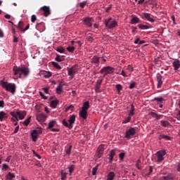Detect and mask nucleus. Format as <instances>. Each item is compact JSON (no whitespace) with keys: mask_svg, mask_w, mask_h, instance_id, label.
Returning a JSON list of instances; mask_svg holds the SVG:
<instances>
[{"mask_svg":"<svg viewBox=\"0 0 180 180\" xmlns=\"http://www.w3.org/2000/svg\"><path fill=\"white\" fill-rule=\"evenodd\" d=\"M36 117H37V120L39 123H44V122H46L47 119V115H46L45 114L41 113V114L37 115Z\"/></svg>","mask_w":180,"mask_h":180,"instance_id":"nucleus-13","label":"nucleus"},{"mask_svg":"<svg viewBox=\"0 0 180 180\" xmlns=\"http://www.w3.org/2000/svg\"><path fill=\"white\" fill-rule=\"evenodd\" d=\"M162 139L164 140L169 141V140H171V136H169L168 135H164V134L160 135L159 136V140H162Z\"/></svg>","mask_w":180,"mask_h":180,"instance_id":"nucleus-31","label":"nucleus"},{"mask_svg":"<svg viewBox=\"0 0 180 180\" xmlns=\"http://www.w3.org/2000/svg\"><path fill=\"white\" fill-rule=\"evenodd\" d=\"M56 57L55 58L56 61H58V63H61V61H64L65 60V56H60L58 53L56 54Z\"/></svg>","mask_w":180,"mask_h":180,"instance_id":"nucleus-23","label":"nucleus"},{"mask_svg":"<svg viewBox=\"0 0 180 180\" xmlns=\"http://www.w3.org/2000/svg\"><path fill=\"white\" fill-rule=\"evenodd\" d=\"M121 75H122V77H127V75L126 74V72L124 70H122L121 72Z\"/></svg>","mask_w":180,"mask_h":180,"instance_id":"nucleus-63","label":"nucleus"},{"mask_svg":"<svg viewBox=\"0 0 180 180\" xmlns=\"http://www.w3.org/2000/svg\"><path fill=\"white\" fill-rule=\"evenodd\" d=\"M58 103H60V101H58V99L53 100L51 101L50 106L53 109H56V108H57V106L58 105Z\"/></svg>","mask_w":180,"mask_h":180,"instance_id":"nucleus-22","label":"nucleus"},{"mask_svg":"<svg viewBox=\"0 0 180 180\" xmlns=\"http://www.w3.org/2000/svg\"><path fill=\"white\" fill-rule=\"evenodd\" d=\"M86 4H87L86 1H84L81 2V3L79 4L80 8H85V5H86Z\"/></svg>","mask_w":180,"mask_h":180,"instance_id":"nucleus-52","label":"nucleus"},{"mask_svg":"<svg viewBox=\"0 0 180 180\" xmlns=\"http://www.w3.org/2000/svg\"><path fill=\"white\" fill-rule=\"evenodd\" d=\"M69 110H71V112H72V110H74V105H70L68 107H67L65 110V112H68Z\"/></svg>","mask_w":180,"mask_h":180,"instance_id":"nucleus-46","label":"nucleus"},{"mask_svg":"<svg viewBox=\"0 0 180 180\" xmlns=\"http://www.w3.org/2000/svg\"><path fill=\"white\" fill-rule=\"evenodd\" d=\"M83 22L87 27H92V22H94V18L91 17H86L83 19Z\"/></svg>","mask_w":180,"mask_h":180,"instance_id":"nucleus-12","label":"nucleus"},{"mask_svg":"<svg viewBox=\"0 0 180 180\" xmlns=\"http://www.w3.org/2000/svg\"><path fill=\"white\" fill-rule=\"evenodd\" d=\"M134 115V105H131V110L129 111V117H131Z\"/></svg>","mask_w":180,"mask_h":180,"instance_id":"nucleus-42","label":"nucleus"},{"mask_svg":"<svg viewBox=\"0 0 180 180\" xmlns=\"http://www.w3.org/2000/svg\"><path fill=\"white\" fill-rule=\"evenodd\" d=\"M30 119H32V117H27V118L22 122V124H24V126H29L30 123Z\"/></svg>","mask_w":180,"mask_h":180,"instance_id":"nucleus-37","label":"nucleus"},{"mask_svg":"<svg viewBox=\"0 0 180 180\" xmlns=\"http://www.w3.org/2000/svg\"><path fill=\"white\" fill-rule=\"evenodd\" d=\"M153 101H155L158 103H162L164 98L162 97H155Z\"/></svg>","mask_w":180,"mask_h":180,"instance_id":"nucleus-36","label":"nucleus"},{"mask_svg":"<svg viewBox=\"0 0 180 180\" xmlns=\"http://www.w3.org/2000/svg\"><path fill=\"white\" fill-rule=\"evenodd\" d=\"M23 22H21L20 21L19 23H18V29H19V30H23Z\"/></svg>","mask_w":180,"mask_h":180,"instance_id":"nucleus-50","label":"nucleus"},{"mask_svg":"<svg viewBox=\"0 0 180 180\" xmlns=\"http://www.w3.org/2000/svg\"><path fill=\"white\" fill-rule=\"evenodd\" d=\"M0 85L2 86V88H4L6 91L11 92L13 95H14L15 92H16V84L13 83H8V82L1 80L0 82Z\"/></svg>","mask_w":180,"mask_h":180,"instance_id":"nucleus-2","label":"nucleus"},{"mask_svg":"<svg viewBox=\"0 0 180 180\" xmlns=\"http://www.w3.org/2000/svg\"><path fill=\"white\" fill-rule=\"evenodd\" d=\"M99 57L98 56H94L91 59V62L93 64L96 65L97 66L99 65Z\"/></svg>","mask_w":180,"mask_h":180,"instance_id":"nucleus-26","label":"nucleus"},{"mask_svg":"<svg viewBox=\"0 0 180 180\" xmlns=\"http://www.w3.org/2000/svg\"><path fill=\"white\" fill-rule=\"evenodd\" d=\"M89 101H86L83 103V106L82 108V110H86L88 111V109H89Z\"/></svg>","mask_w":180,"mask_h":180,"instance_id":"nucleus-28","label":"nucleus"},{"mask_svg":"<svg viewBox=\"0 0 180 180\" xmlns=\"http://www.w3.org/2000/svg\"><path fill=\"white\" fill-rule=\"evenodd\" d=\"M165 154H167V152L164 150H159L156 153L158 162H161V161L164 160V155H165Z\"/></svg>","mask_w":180,"mask_h":180,"instance_id":"nucleus-11","label":"nucleus"},{"mask_svg":"<svg viewBox=\"0 0 180 180\" xmlns=\"http://www.w3.org/2000/svg\"><path fill=\"white\" fill-rule=\"evenodd\" d=\"M43 91L45 92V94H49V90L50 89L49 87H44Z\"/></svg>","mask_w":180,"mask_h":180,"instance_id":"nucleus-58","label":"nucleus"},{"mask_svg":"<svg viewBox=\"0 0 180 180\" xmlns=\"http://www.w3.org/2000/svg\"><path fill=\"white\" fill-rule=\"evenodd\" d=\"M153 174V167L150 166L149 172L146 174V176H150Z\"/></svg>","mask_w":180,"mask_h":180,"instance_id":"nucleus-49","label":"nucleus"},{"mask_svg":"<svg viewBox=\"0 0 180 180\" xmlns=\"http://www.w3.org/2000/svg\"><path fill=\"white\" fill-rule=\"evenodd\" d=\"M98 166H96L92 169V175H96V172H98Z\"/></svg>","mask_w":180,"mask_h":180,"instance_id":"nucleus-48","label":"nucleus"},{"mask_svg":"<svg viewBox=\"0 0 180 180\" xmlns=\"http://www.w3.org/2000/svg\"><path fill=\"white\" fill-rule=\"evenodd\" d=\"M150 116H151L152 117L156 118V117H157V115H158V114H157L156 112H150Z\"/></svg>","mask_w":180,"mask_h":180,"instance_id":"nucleus-56","label":"nucleus"},{"mask_svg":"<svg viewBox=\"0 0 180 180\" xmlns=\"http://www.w3.org/2000/svg\"><path fill=\"white\" fill-rule=\"evenodd\" d=\"M134 86H136V82H134L129 85V89H133Z\"/></svg>","mask_w":180,"mask_h":180,"instance_id":"nucleus-59","label":"nucleus"},{"mask_svg":"<svg viewBox=\"0 0 180 180\" xmlns=\"http://www.w3.org/2000/svg\"><path fill=\"white\" fill-rule=\"evenodd\" d=\"M41 9H42V11H44V16H45V18H47V16H49L51 13L49 6H44L41 7Z\"/></svg>","mask_w":180,"mask_h":180,"instance_id":"nucleus-15","label":"nucleus"},{"mask_svg":"<svg viewBox=\"0 0 180 180\" xmlns=\"http://www.w3.org/2000/svg\"><path fill=\"white\" fill-rule=\"evenodd\" d=\"M77 66L74 65L72 66L70 68L68 69V74L69 75V77H70L71 79H72V78H74L75 74H77Z\"/></svg>","mask_w":180,"mask_h":180,"instance_id":"nucleus-9","label":"nucleus"},{"mask_svg":"<svg viewBox=\"0 0 180 180\" xmlns=\"http://www.w3.org/2000/svg\"><path fill=\"white\" fill-rule=\"evenodd\" d=\"M126 70L129 71V72H133V71H134V68H133L131 65H128Z\"/></svg>","mask_w":180,"mask_h":180,"instance_id":"nucleus-41","label":"nucleus"},{"mask_svg":"<svg viewBox=\"0 0 180 180\" xmlns=\"http://www.w3.org/2000/svg\"><path fill=\"white\" fill-rule=\"evenodd\" d=\"M60 175H61V179L65 180V179H67V175H68V173L64 172V170H61Z\"/></svg>","mask_w":180,"mask_h":180,"instance_id":"nucleus-34","label":"nucleus"},{"mask_svg":"<svg viewBox=\"0 0 180 180\" xmlns=\"http://www.w3.org/2000/svg\"><path fill=\"white\" fill-rule=\"evenodd\" d=\"M5 116H6V113H5V112L4 111H1L0 112V121L2 122V120H4Z\"/></svg>","mask_w":180,"mask_h":180,"instance_id":"nucleus-43","label":"nucleus"},{"mask_svg":"<svg viewBox=\"0 0 180 180\" xmlns=\"http://www.w3.org/2000/svg\"><path fill=\"white\" fill-rule=\"evenodd\" d=\"M42 133L43 131L40 128L32 130L31 132V137L32 139V141L36 142V141L37 140V137H39V136H40V134H41Z\"/></svg>","mask_w":180,"mask_h":180,"instance_id":"nucleus-7","label":"nucleus"},{"mask_svg":"<svg viewBox=\"0 0 180 180\" xmlns=\"http://www.w3.org/2000/svg\"><path fill=\"white\" fill-rule=\"evenodd\" d=\"M137 23H140V18L139 17H134L131 20V25H137Z\"/></svg>","mask_w":180,"mask_h":180,"instance_id":"nucleus-25","label":"nucleus"},{"mask_svg":"<svg viewBox=\"0 0 180 180\" xmlns=\"http://www.w3.org/2000/svg\"><path fill=\"white\" fill-rule=\"evenodd\" d=\"M139 27L141 29V30H147L148 29H151V26H148L143 24H139Z\"/></svg>","mask_w":180,"mask_h":180,"instance_id":"nucleus-30","label":"nucleus"},{"mask_svg":"<svg viewBox=\"0 0 180 180\" xmlns=\"http://www.w3.org/2000/svg\"><path fill=\"white\" fill-rule=\"evenodd\" d=\"M116 89L117 90L118 94H120V91L123 89V86H122L121 84H118L116 85Z\"/></svg>","mask_w":180,"mask_h":180,"instance_id":"nucleus-47","label":"nucleus"},{"mask_svg":"<svg viewBox=\"0 0 180 180\" xmlns=\"http://www.w3.org/2000/svg\"><path fill=\"white\" fill-rule=\"evenodd\" d=\"M68 169H69V175L71 176L72 175V173L75 170V165H71L68 167Z\"/></svg>","mask_w":180,"mask_h":180,"instance_id":"nucleus-29","label":"nucleus"},{"mask_svg":"<svg viewBox=\"0 0 180 180\" xmlns=\"http://www.w3.org/2000/svg\"><path fill=\"white\" fill-rule=\"evenodd\" d=\"M103 81V79H98V80L96 81L95 91L98 94H100V92H102V91H101V85H102V82Z\"/></svg>","mask_w":180,"mask_h":180,"instance_id":"nucleus-16","label":"nucleus"},{"mask_svg":"<svg viewBox=\"0 0 180 180\" xmlns=\"http://www.w3.org/2000/svg\"><path fill=\"white\" fill-rule=\"evenodd\" d=\"M86 39L89 41V43H92L94 41V37L92 36V34L89 32H86Z\"/></svg>","mask_w":180,"mask_h":180,"instance_id":"nucleus-24","label":"nucleus"},{"mask_svg":"<svg viewBox=\"0 0 180 180\" xmlns=\"http://www.w3.org/2000/svg\"><path fill=\"white\" fill-rule=\"evenodd\" d=\"M141 18L143 19H146L148 22H150V23H154L155 22V20L151 18V14L148 13H142L141 15Z\"/></svg>","mask_w":180,"mask_h":180,"instance_id":"nucleus-10","label":"nucleus"},{"mask_svg":"<svg viewBox=\"0 0 180 180\" xmlns=\"http://www.w3.org/2000/svg\"><path fill=\"white\" fill-rule=\"evenodd\" d=\"M160 124L163 127H168V126H169V122L167 121V120H161L160 121Z\"/></svg>","mask_w":180,"mask_h":180,"instance_id":"nucleus-35","label":"nucleus"},{"mask_svg":"<svg viewBox=\"0 0 180 180\" xmlns=\"http://www.w3.org/2000/svg\"><path fill=\"white\" fill-rule=\"evenodd\" d=\"M52 65L55 67V68H57V70H61V65L57 62H52Z\"/></svg>","mask_w":180,"mask_h":180,"instance_id":"nucleus-39","label":"nucleus"},{"mask_svg":"<svg viewBox=\"0 0 180 180\" xmlns=\"http://www.w3.org/2000/svg\"><path fill=\"white\" fill-rule=\"evenodd\" d=\"M39 95L40 96H41V98H43L44 99H47V96H46L44 95V93L41 92V91H39Z\"/></svg>","mask_w":180,"mask_h":180,"instance_id":"nucleus-57","label":"nucleus"},{"mask_svg":"<svg viewBox=\"0 0 180 180\" xmlns=\"http://www.w3.org/2000/svg\"><path fill=\"white\" fill-rule=\"evenodd\" d=\"M13 71L14 75H19L18 78H22V77H28L29 74H30V70L27 67L14 66Z\"/></svg>","mask_w":180,"mask_h":180,"instance_id":"nucleus-1","label":"nucleus"},{"mask_svg":"<svg viewBox=\"0 0 180 180\" xmlns=\"http://www.w3.org/2000/svg\"><path fill=\"white\" fill-rule=\"evenodd\" d=\"M29 27H30V25H27L24 30H22V33H25L26 30H29Z\"/></svg>","mask_w":180,"mask_h":180,"instance_id":"nucleus-62","label":"nucleus"},{"mask_svg":"<svg viewBox=\"0 0 180 180\" xmlns=\"http://www.w3.org/2000/svg\"><path fill=\"white\" fill-rule=\"evenodd\" d=\"M115 176H116V174L113 172H110L107 175V180H113L115 179Z\"/></svg>","mask_w":180,"mask_h":180,"instance_id":"nucleus-27","label":"nucleus"},{"mask_svg":"<svg viewBox=\"0 0 180 180\" xmlns=\"http://www.w3.org/2000/svg\"><path fill=\"white\" fill-rule=\"evenodd\" d=\"M79 117H82L84 119V120H86V117H88V111L85 110H82L79 112Z\"/></svg>","mask_w":180,"mask_h":180,"instance_id":"nucleus-19","label":"nucleus"},{"mask_svg":"<svg viewBox=\"0 0 180 180\" xmlns=\"http://www.w3.org/2000/svg\"><path fill=\"white\" fill-rule=\"evenodd\" d=\"M66 50L68 51H69V53H74V51H75V47L74 46H68Z\"/></svg>","mask_w":180,"mask_h":180,"instance_id":"nucleus-44","label":"nucleus"},{"mask_svg":"<svg viewBox=\"0 0 180 180\" xmlns=\"http://www.w3.org/2000/svg\"><path fill=\"white\" fill-rule=\"evenodd\" d=\"M5 107V102L4 101H0V108Z\"/></svg>","mask_w":180,"mask_h":180,"instance_id":"nucleus-61","label":"nucleus"},{"mask_svg":"<svg viewBox=\"0 0 180 180\" xmlns=\"http://www.w3.org/2000/svg\"><path fill=\"white\" fill-rule=\"evenodd\" d=\"M105 150V145H100L97 149V153H96V156L97 158H101L102 157V154H103V150Z\"/></svg>","mask_w":180,"mask_h":180,"instance_id":"nucleus-14","label":"nucleus"},{"mask_svg":"<svg viewBox=\"0 0 180 180\" xmlns=\"http://www.w3.org/2000/svg\"><path fill=\"white\" fill-rule=\"evenodd\" d=\"M134 134H136V128H130L129 130L126 131L124 138L130 140Z\"/></svg>","mask_w":180,"mask_h":180,"instance_id":"nucleus-8","label":"nucleus"},{"mask_svg":"<svg viewBox=\"0 0 180 180\" xmlns=\"http://www.w3.org/2000/svg\"><path fill=\"white\" fill-rule=\"evenodd\" d=\"M77 119V116L75 115H72L70 116L68 122L66 120H63L62 121V124L65 126V127H68V129H72L74 127V123H75V120ZM69 122V123H68Z\"/></svg>","mask_w":180,"mask_h":180,"instance_id":"nucleus-3","label":"nucleus"},{"mask_svg":"<svg viewBox=\"0 0 180 180\" xmlns=\"http://www.w3.org/2000/svg\"><path fill=\"white\" fill-rule=\"evenodd\" d=\"M55 124H57V121L56 120L50 121L48 125V129H53Z\"/></svg>","mask_w":180,"mask_h":180,"instance_id":"nucleus-32","label":"nucleus"},{"mask_svg":"<svg viewBox=\"0 0 180 180\" xmlns=\"http://www.w3.org/2000/svg\"><path fill=\"white\" fill-rule=\"evenodd\" d=\"M130 120H131V117H127V119L124 120L122 123L124 124H126L127 123H129V122H130Z\"/></svg>","mask_w":180,"mask_h":180,"instance_id":"nucleus-53","label":"nucleus"},{"mask_svg":"<svg viewBox=\"0 0 180 180\" xmlns=\"http://www.w3.org/2000/svg\"><path fill=\"white\" fill-rule=\"evenodd\" d=\"M16 176H15L14 173L8 172V174L6 176V179L8 180H12L13 178H15Z\"/></svg>","mask_w":180,"mask_h":180,"instance_id":"nucleus-33","label":"nucleus"},{"mask_svg":"<svg viewBox=\"0 0 180 180\" xmlns=\"http://www.w3.org/2000/svg\"><path fill=\"white\" fill-rule=\"evenodd\" d=\"M174 71H178L180 68V60L179 59H175L172 63Z\"/></svg>","mask_w":180,"mask_h":180,"instance_id":"nucleus-17","label":"nucleus"},{"mask_svg":"<svg viewBox=\"0 0 180 180\" xmlns=\"http://www.w3.org/2000/svg\"><path fill=\"white\" fill-rule=\"evenodd\" d=\"M126 155V153H120L119 154V157H120V160L122 161V160H124V156Z\"/></svg>","mask_w":180,"mask_h":180,"instance_id":"nucleus-51","label":"nucleus"},{"mask_svg":"<svg viewBox=\"0 0 180 180\" xmlns=\"http://www.w3.org/2000/svg\"><path fill=\"white\" fill-rule=\"evenodd\" d=\"M18 41H19L18 38L16 36L13 35V42L18 43Z\"/></svg>","mask_w":180,"mask_h":180,"instance_id":"nucleus-60","label":"nucleus"},{"mask_svg":"<svg viewBox=\"0 0 180 180\" xmlns=\"http://www.w3.org/2000/svg\"><path fill=\"white\" fill-rule=\"evenodd\" d=\"M115 155H116V152L115 151V150L112 149L110 151V153L108 154V156H109L108 160H109L110 164H112V162H113V158Z\"/></svg>","mask_w":180,"mask_h":180,"instance_id":"nucleus-18","label":"nucleus"},{"mask_svg":"<svg viewBox=\"0 0 180 180\" xmlns=\"http://www.w3.org/2000/svg\"><path fill=\"white\" fill-rule=\"evenodd\" d=\"M33 154H34L35 157H37V158H38L39 160H41V156H40V155L36 153V151L33 150Z\"/></svg>","mask_w":180,"mask_h":180,"instance_id":"nucleus-55","label":"nucleus"},{"mask_svg":"<svg viewBox=\"0 0 180 180\" xmlns=\"http://www.w3.org/2000/svg\"><path fill=\"white\" fill-rule=\"evenodd\" d=\"M104 25L107 29H115V27H117V21L112 18H109L104 20Z\"/></svg>","mask_w":180,"mask_h":180,"instance_id":"nucleus-4","label":"nucleus"},{"mask_svg":"<svg viewBox=\"0 0 180 180\" xmlns=\"http://www.w3.org/2000/svg\"><path fill=\"white\" fill-rule=\"evenodd\" d=\"M37 20V18L36 17L35 15H32L31 17V22L32 23H34V22H36V20Z\"/></svg>","mask_w":180,"mask_h":180,"instance_id":"nucleus-54","label":"nucleus"},{"mask_svg":"<svg viewBox=\"0 0 180 180\" xmlns=\"http://www.w3.org/2000/svg\"><path fill=\"white\" fill-rule=\"evenodd\" d=\"M19 131V126H17L14 129V134H16Z\"/></svg>","mask_w":180,"mask_h":180,"instance_id":"nucleus-64","label":"nucleus"},{"mask_svg":"<svg viewBox=\"0 0 180 180\" xmlns=\"http://www.w3.org/2000/svg\"><path fill=\"white\" fill-rule=\"evenodd\" d=\"M72 148V145H68V148L65 150V153L66 154H68V155H70V154H71V150Z\"/></svg>","mask_w":180,"mask_h":180,"instance_id":"nucleus-40","label":"nucleus"},{"mask_svg":"<svg viewBox=\"0 0 180 180\" xmlns=\"http://www.w3.org/2000/svg\"><path fill=\"white\" fill-rule=\"evenodd\" d=\"M61 92H63V86H61V85H59V86L56 88V93L60 95V94H61Z\"/></svg>","mask_w":180,"mask_h":180,"instance_id":"nucleus-45","label":"nucleus"},{"mask_svg":"<svg viewBox=\"0 0 180 180\" xmlns=\"http://www.w3.org/2000/svg\"><path fill=\"white\" fill-rule=\"evenodd\" d=\"M27 114V112H26V111H25V110L11 112V116H13V117H15V119L17 120V122L19 120H23V119H25V117H26Z\"/></svg>","mask_w":180,"mask_h":180,"instance_id":"nucleus-5","label":"nucleus"},{"mask_svg":"<svg viewBox=\"0 0 180 180\" xmlns=\"http://www.w3.org/2000/svg\"><path fill=\"white\" fill-rule=\"evenodd\" d=\"M56 51H58V53H60V54H63V53H65V49H64V47L60 46L56 49Z\"/></svg>","mask_w":180,"mask_h":180,"instance_id":"nucleus-38","label":"nucleus"},{"mask_svg":"<svg viewBox=\"0 0 180 180\" xmlns=\"http://www.w3.org/2000/svg\"><path fill=\"white\" fill-rule=\"evenodd\" d=\"M157 88H161L162 86V76L160 74L157 75Z\"/></svg>","mask_w":180,"mask_h":180,"instance_id":"nucleus-20","label":"nucleus"},{"mask_svg":"<svg viewBox=\"0 0 180 180\" xmlns=\"http://www.w3.org/2000/svg\"><path fill=\"white\" fill-rule=\"evenodd\" d=\"M41 75H42L44 78L49 79L51 77L52 73L51 72L42 70L41 71Z\"/></svg>","mask_w":180,"mask_h":180,"instance_id":"nucleus-21","label":"nucleus"},{"mask_svg":"<svg viewBox=\"0 0 180 180\" xmlns=\"http://www.w3.org/2000/svg\"><path fill=\"white\" fill-rule=\"evenodd\" d=\"M115 72V68L110 66L103 67L101 70V74H103V77H106L108 74H113Z\"/></svg>","mask_w":180,"mask_h":180,"instance_id":"nucleus-6","label":"nucleus"}]
</instances>
